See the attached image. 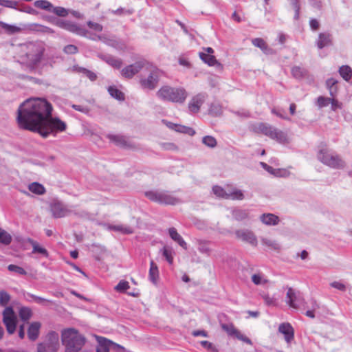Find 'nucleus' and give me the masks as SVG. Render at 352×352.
Listing matches in <instances>:
<instances>
[{
    "label": "nucleus",
    "instance_id": "obj_37",
    "mask_svg": "<svg viewBox=\"0 0 352 352\" xmlns=\"http://www.w3.org/2000/svg\"><path fill=\"white\" fill-rule=\"evenodd\" d=\"M12 236L6 230L0 228V243L9 245L12 241Z\"/></svg>",
    "mask_w": 352,
    "mask_h": 352
},
{
    "label": "nucleus",
    "instance_id": "obj_29",
    "mask_svg": "<svg viewBox=\"0 0 352 352\" xmlns=\"http://www.w3.org/2000/svg\"><path fill=\"white\" fill-rule=\"evenodd\" d=\"M72 71L76 73H81L84 74L91 81H94L97 78V76L94 72L84 67L75 65L72 67Z\"/></svg>",
    "mask_w": 352,
    "mask_h": 352
},
{
    "label": "nucleus",
    "instance_id": "obj_19",
    "mask_svg": "<svg viewBox=\"0 0 352 352\" xmlns=\"http://www.w3.org/2000/svg\"><path fill=\"white\" fill-rule=\"evenodd\" d=\"M317 46L319 49H322L332 45L331 35L328 32L320 33L318 39L316 41Z\"/></svg>",
    "mask_w": 352,
    "mask_h": 352
},
{
    "label": "nucleus",
    "instance_id": "obj_43",
    "mask_svg": "<svg viewBox=\"0 0 352 352\" xmlns=\"http://www.w3.org/2000/svg\"><path fill=\"white\" fill-rule=\"evenodd\" d=\"M261 240L263 245L267 246L272 250H278L280 249V246L276 241H273L266 238H261Z\"/></svg>",
    "mask_w": 352,
    "mask_h": 352
},
{
    "label": "nucleus",
    "instance_id": "obj_23",
    "mask_svg": "<svg viewBox=\"0 0 352 352\" xmlns=\"http://www.w3.org/2000/svg\"><path fill=\"white\" fill-rule=\"evenodd\" d=\"M40 328L41 324L38 322H34L30 324L28 329V336L30 340L34 341L38 338Z\"/></svg>",
    "mask_w": 352,
    "mask_h": 352
},
{
    "label": "nucleus",
    "instance_id": "obj_32",
    "mask_svg": "<svg viewBox=\"0 0 352 352\" xmlns=\"http://www.w3.org/2000/svg\"><path fill=\"white\" fill-rule=\"evenodd\" d=\"M28 189L30 192L38 195H43L45 192V187L38 182H33L29 184Z\"/></svg>",
    "mask_w": 352,
    "mask_h": 352
},
{
    "label": "nucleus",
    "instance_id": "obj_42",
    "mask_svg": "<svg viewBox=\"0 0 352 352\" xmlns=\"http://www.w3.org/2000/svg\"><path fill=\"white\" fill-rule=\"evenodd\" d=\"M32 316V311L30 308L23 307H21L19 310V317L23 320H28Z\"/></svg>",
    "mask_w": 352,
    "mask_h": 352
},
{
    "label": "nucleus",
    "instance_id": "obj_59",
    "mask_svg": "<svg viewBox=\"0 0 352 352\" xmlns=\"http://www.w3.org/2000/svg\"><path fill=\"white\" fill-rule=\"evenodd\" d=\"M272 113L283 120H289V118L285 115V111L283 109L273 108Z\"/></svg>",
    "mask_w": 352,
    "mask_h": 352
},
{
    "label": "nucleus",
    "instance_id": "obj_27",
    "mask_svg": "<svg viewBox=\"0 0 352 352\" xmlns=\"http://www.w3.org/2000/svg\"><path fill=\"white\" fill-rule=\"evenodd\" d=\"M148 278L154 285L157 283L159 278V270L157 265L154 263L153 261H151L150 262Z\"/></svg>",
    "mask_w": 352,
    "mask_h": 352
},
{
    "label": "nucleus",
    "instance_id": "obj_7",
    "mask_svg": "<svg viewBox=\"0 0 352 352\" xmlns=\"http://www.w3.org/2000/svg\"><path fill=\"white\" fill-rule=\"evenodd\" d=\"M254 131L256 133H263L280 143H285L287 141V135L284 132L265 123H259L256 125Z\"/></svg>",
    "mask_w": 352,
    "mask_h": 352
},
{
    "label": "nucleus",
    "instance_id": "obj_30",
    "mask_svg": "<svg viewBox=\"0 0 352 352\" xmlns=\"http://www.w3.org/2000/svg\"><path fill=\"white\" fill-rule=\"evenodd\" d=\"M111 142H113L116 145L123 148H131V144L128 140L123 136L112 135L111 137Z\"/></svg>",
    "mask_w": 352,
    "mask_h": 352
},
{
    "label": "nucleus",
    "instance_id": "obj_54",
    "mask_svg": "<svg viewBox=\"0 0 352 352\" xmlns=\"http://www.w3.org/2000/svg\"><path fill=\"white\" fill-rule=\"evenodd\" d=\"M262 298L267 305L274 306L276 305V298L273 296H270L267 294H262Z\"/></svg>",
    "mask_w": 352,
    "mask_h": 352
},
{
    "label": "nucleus",
    "instance_id": "obj_47",
    "mask_svg": "<svg viewBox=\"0 0 352 352\" xmlns=\"http://www.w3.org/2000/svg\"><path fill=\"white\" fill-rule=\"evenodd\" d=\"M8 270L11 272H14L19 275H26L27 272L21 267L10 264L8 266Z\"/></svg>",
    "mask_w": 352,
    "mask_h": 352
},
{
    "label": "nucleus",
    "instance_id": "obj_51",
    "mask_svg": "<svg viewBox=\"0 0 352 352\" xmlns=\"http://www.w3.org/2000/svg\"><path fill=\"white\" fill-rule=\"evenodd\" d=\"M58 16L65 17L69 14V10L63 7H54L51 11Z\"/></svg>",
    "mask_w": 352,
    "mask_h": 352
},
{
    "label": "nucleus",
    "instance_id": "obj_14",
    "mask_svg": "<svg viewBox=\"0 0 352 352\" xmlns=\"http://www.w3.org/2000/svg\"><path fill=\"white\" fill-rule=\"evenodd\" d=\"M221 327L222 329L228 333V336L234 337L248 344H252L251 340L245 336L243 335L238 329L234 327L232 323H222L221 324Z\"/></svg>",
    "mask_w": 352,
    "mask_h": 352
},
{
    "label": "nucleus",
    "instance_id": "obj_2",
    "mask_svg": "<svg viewBox=\"0 0 352 352\" xmlns=\"http://www.w3.org/2000/svg\"><path fill=\"white\" fill-rule=\"evenodd\" d=\"M23 54L21 56V60L29 67H34L41 60L45 48L41 43L30 42L21 45Z\"/></svg>",
    "mask_w": 352,
    "mask_h": 352
},
{
    "label": "nucleus",
    "instance_id": "obj_34",
    "mask_svg": "<svg viewBox=\"0 0 352 352\" xmlns=\"http://www.w3.org/2000/svg\"><path fill=\"white\" fill-rule=\"evenodd\" d=\"M340 76L346 80L349 81L352 77V69L348 65H342L339 69Z\"/></svg>",
    "mask_w": 352,
    "mask_h": 352
},
{
    "label": "nucleus",
    "instance_id": "obj_49",
    "mask_svg": "<svg viewBox=\"0 0 352 352\" xmlns=\"http://www.w3.org/2000/svg\"><path fill=\"white\" fill-rule=\"evenodd\" d=\"M10 300V294L6 291H0V305L5 307Z\"/></svg>",
    "mask_w": 352,
    "mask_h": 352
},
{
    "label": "nucleus",
    "instance_id": "obj_5",
    "mask_svg": "<svg viewBox=\"0 0 352 352\" xmlns=\"http://www.w3.org/2000/svg\"><path fill=\"white\" fill-rule=\"evenodd\" d=\"M157 96L165 101L183 103L187 97V93L183 88H176L166 85L162 87L158 90Z\"/></svg>",
    "mask_w": 352,
    "mask_h": 352
},
{
    "label": "nucleus",
    "instance_id": "obj_48",
    "mask_svg": "<svg viewBox=\"0 0 352 352\" xmlns=\"http://www.w3.org/2000/svg\"><path fill=\"white\" fill-rule=\"evenodd\" d=\"M129 288V284L126 280H122L119 282V283L115 287V290L120 293L125 292Z\"/></svg>",
    "mask_w": 352,
    "mask_h": 352
},
{
    "label": "nucleus",
    "instance_id": "obj_17",
    "mask_svg": "<svg viewBox=\"0 0 352 352\" xmlns=\"http://www.w3.org/2000/svg\"><path fill=\"white\" fill-rule=\"evenodd\" d=\"M43 343L50 346V351H57L59 347L58 334L55 331L50 332L46 337V340Z\"/></svg>",
    "mask_w": 352,
    "mask_h": 352
},
{
    "label": "nucleus",
    "instance_id": "obj_58",
    "mask_svg": "<svg viewBox=\"0 0 352 352\" xmlns=\"http://www.w3.org/2000/svg\"><path fill=\"white\" fill-rule=\"evenodd\" d=\"M330 103V98L319 96L318 98L317 104L319 107H327Z\"/></svg>",
    "mask_w": 352,
    "mask_h": 352
},
{
    "label": "nucleus",
    "instance_id": "obj_28",
    "mask_svg": "<svg viewBox=\"0 0 352 352\" xmlns=\"http://www.w3.org/2000/svg\"><path fill=\"white\" fill-rule=\"evenodd\" d=\"M252 43L254 46L259 47L265 54H270L273 52L272 49L267 46V43L263 38H254L252 39Z\"/></svg>",
    "mask_w": 352,
    "mask_h": 352
},
{
    "label": "nucleus",
    "instance_id": "obj_9",
    "mask_svg": "<svg viewBox=\"0 0 352 352\" xmlns=\"http://www.w3.org/2000/svg\"><path fill=\"white\" fill-rule=\"evenodd\" d=\"M149 63L144 58H140L133 64L129 65L123 68L121 75L126 78H131L143 68L148 69Z\"/></svg>",
    "mask_w": 352,
    "mask_h": 352
},
{
    "label": "nucleus",
    "instance_id": "obj_6",
    "mask_svg": "<svg viewBox=\"0 0 352 352\" xmlns=\"http://www.w3.org/2000/svg\"><path fill=\"white\" fill-rule=\"evenodd\" d=\"M144 195L151 201L160 204L176 205L179 203V199L168 191L150 190Z\"/></svg>",
    "mask_w": 352,
    "mask_h": 352
},
{
    "label": "nucleus",
    "instance_id": "obj_50",
    "mask_svg": "<svg viewBox=\"0 0 352 352\" xmlns=\"http://www.w3.org/2000/svg\"><path fill=\"white\" fill-rule=\"evenodd\" d=\"M162 254L165 257L166 260L169 264H172L173 262V257L172 254V250L169 248L164 247L162 250Z\"/></svg>",
    "mask_w": 352,
    "mask_h": 352
},
{
    "label": "nucleus",
    "instance_id": "obj_22",
    "mask_svg": "<svg viewBox=\"0 0 352 352\" xmlns=\"http://www.w3.org/2000/svg\"><path fill=\"white\" fill-rule=\"evenodd\" d=\"M28 242L32 247V254H38L45 258L49 256L47 250L45 248L41 246L37 241L32 239H28Z\"/></svg>",
    "mask_w": 352,
    "mask_h": 352
},
{
    "label": "nucleus",
    "instance_id": "obj_63",
    "mask_svg": "<svg viewBox=\"0 0 352 352\" xmlns=\"http://www.w3.org/2000/svg\"><path fill=\"white\" fill-rule=\"evenodd\" d=\"M331 287L336 288L340 291H345L346 290V286L338 281H333L330 283Z\"/></svg>",
    "mask_w": 352,
    "mask_h": 352
},
{
    "label": "nucleus",
    "instance_id": "obj_18",
    "mask_svg": "<svg viewBox=\"0 0 352 352\" xmlns=\"http://www.w3.org/2000/svg\"><path fill=\"white\" fill-rule=\"evenodd\" d=\"M199 58L209 66H214L220 70L223 69V65L216 59L214 56L206 54L205 52H199Z\"/></svg>",
    "mask_w": 352,
    "mask_h": 352
},
{
    "label": "nucleus",
    "instance_id": "obj_45",
    "mask_svg": "<svg viewBox=\"0 0 352 352\" xmlns=\"http://www.w3.org/2000/svg\"><path fill=\"white\" fill-rule=\"evenodd\" d=\"M202 143L210 148H214L217 146L216 139L210 135H206L203 138Z\"/></svg>",
    "mask_w": 352,
    "mask_h": 352
},
{
    "label": "nucleus",
    "instance_id": "obj_55",
    "mask_svg": "<svg viewBox=\"0 0 352 352\" xmlns=\"http://www.w3.org/2000/svg\"><path fill=\"white\" fill-rule=\"evenodd\" d=\"M78 51V47L74 45H67L63 48V52L67 54H75Z\"/></svg>",
    "mask_w": 352,
    "mask_h": 352
},
{
    "label": "nucleus",
    "instance_id": "obj_21",
    "mask_svg": "<svg viewBox=\"0 0 352 352\" xmlns=\"http://www.w3.org/2000/svg\"><path fill=\"white\" fill-rule=\"evenodd\" d=\"M261 221L267 226H276L279 222V217L272 213H264L260 217Z\"/></svg>",
    "mask_w": 352,
    "mask_h": 352
},
{
    "label": "nucleus",
    "instance_id": "obj_1",
    "mask_svg": "<svg viewBox=\"0 0 352 352\" xmlns=\"http://www.w3.org/2000/svg\"><path fill=\"white\" fill-rule=\"evenodd\" d=\"M52 111V106L45 99H28L18 109V124L20 128L36 132L44 138L65 131L66 123L58 118H53Z\"/></svg>",
    "mask_w": 352,
    "mask_h": 352
},
{
    "label": "nucleus",
    "instance_id": "obj_3",
    "mask_svg": "<svg viewBox=\"0 0 352 352\" xmlns=\"http://www.w3.org/2000/svg\"><path fill=\"white\" fill-rule=\"evenodd\" d=\"M317 159L324 165L333 169H342L346 165L345 162L338 154L324 145L318 147Z\"/></svg>",
    "mask_w": 352,
    "mask_h": 352
},
{
    "label": "nucleus",
    "instance_id": "obj_41",
    "mask_svg": "<svg viewBox=\"0 0 352 352\" xmlns=\"http://www.w3.org/2000/svg\"><path fill=\"white\" fill-rule=\"evenodd\" d=\"M111 97L120 102L125 100V94L116 87L113 86H111Z\"/></svg>",
    "mask_w": 352,
    "mask_h": 352
},
{
    "label": "nucleus",
    "instance_id": "obj_44",
    "mask_svg": "<svg viewBox=\"0 0 352 352\" xmlns=\"http://www.w3.org/2000/svg\"><path fill=\"white\" fill-rule=\"evenodd\" d=\"M0 25L7 33L10 34L18 32L21 30L19 28L16 26L9 25L4 22H0Z\"/></svg>",
    "mask_w": 352,
    "mask_h": 352
},
{
    "label": "nucleus",
    "instance_id": "obj_40",
    "mask_svg": "<svg viewBox=\"0 0 352 352\" xmlns=\"http://www.w3.org/2000/svg\"><path fill=\"white\" fill-rule=\"evenodd\" d=\"M244 195L241 190L234 189L228 192V199L243 200Z\"/></svg>",
    "mask_w": 352,
    "mask_h": 352
},
{
    "label": "nucleus",
    "instance_id": "obj_39",
    "mask_svg": "<svg viewBox=\"0 0 352 352\" xmlns=\"http://www.w3.org/2000/svg\"><path fill=\"white\" fill-rule=\"evenodd\" d=\"M307 71L305 69L298 66H294L292 69V76L297 79H300L305 76Z\"/></svg>",
    "mask_w": 352,
    "mask_h": 352
},
{
    "label": "nucleus",
    "instance_id": "obj_61",
    "mask_svg": "<svg viewBox=\"0 0 352 352\" xmlns=\"http://www.w3.org/2000/svg\"><path fill=\"white\" fill-rule=\"evenodd\" d=\"M276 177H287L289 175V172L285 169H275L274 173H272Z\"/></svg>",
    "mask_w": 352,
    "mask_h": 352
},
{
    "label": "nucleus",
    "instance_id": "obj_46",
    "mask_svg": "<svg viewBox=\"0 0 352 352\" xmlns=\"http://www.w3.org/2000/svg\"><path fill=\"white\" fill-rule=\"evenodd\" d=\"M252 281L256 285H263L268 282L261 274H254L252 276Z\"/></svg>",
    "mask_w": 352,
    "mask_h": 352
},
{
    "label": "nucleus",
    "instance_id": "obj_38",
    "mask_svg": "<svg viewBox=\"0 0 352 352\" xmlns=\"http://www.w3.org/2000/svg\"><path fill=\"white\" fill-rule=\"evenodd\" d=\"M213 193L219 198L228 199V192H226L222 187L219 186H214L212 187Z\"/></svg>",
    "mask_w": 352,
    "mask_h": 352
},
{
    "label": "nucleus",
    "instance_id": "obj_52",
    "mask_svg": "<svg viewBox=\"0 0 352 352\" xmlns=\"http://www.w3.org/2000/svg\"><path fill=\"white\" fill-rule=\"evenodd\" d=\"M111 47L116 48L118 50H124L126 45L124 42L119 39L111 38Z\"/></svg>",
    "mask_w": 352,
    "mask_h": 352
},
{
    "label": "nucleus",
    "instance_id": "obj_64",
    "mask_svg": "<svg viewBox=\"0 0 352 352\" xmlns=\"http://www.w3.org/2000/svg\"><path fill=\"white\" fill-rule=\"evenodd\" d=\"M37 352H56L50 351V346L44 343H40L38 344Z\"/></svg>",
    "mask_w": 352,
    "mask_h": 352
},
{
    "label": "nucleus",
    "instance_id": "obj_25",
    "mask_svg": "<svg viewBox=\"0 0 352 352\" xmlns=\"http://www.w3.org/2000/svg\"><path fill=\"white\" fill-rule=\"evenodd\" d=\"M300 297L298 295L294 290L289 287L287 292V302L289 305L294 308H297L296 302H300Z\"/></svg>",
    "mask_w": 352,
    "mask_h": 352
},
{
    "label": "nucleus",
    "instance_id": "obj_57",
    "mask_svg": "<svg viewBox=\"0 0 352 352\" xmlns=\"http://www.w3.org/2000/svg\"><path fill=\"white\" fill-rule=\"evenodd\" d=\"M28 295L30 297H31L38 304L45 305L47 302H52L51 300L45 299L43 298H41V297H39V296H35V295H33L31 294H28Z\"/></svg>",
    "mask_w": 352,
    "mask_h": 352
},
{
    "label": "nucleus",
    "instance_id": "obj_62",
    "mask_svg": "<svg viewBox=\"0 0 352 352\" xmlns=\"http://www.w3.org/2000/svg\"><path fill=\"white\" fill-rule=\"evenodd\" d=\"M111 351L115 352H125L126 349L124 346L111 341Z\"/></svg>",
    "mask_w": 352,
    "mask_h": 352
},
{
    "label": "nucleus",
    "instance_id": "obj_10",
    "mask_svg": "<svg viewBox=\"0 0 352 352\" xmlns=\"http://www.w3.org/2000/svg\"><path fill=\"white\" fill-rule=\"evenodd\" d=\"M3 322L4 323L7 332L13 334L16 327V316L12 307H7L3 311Z\"/></svg>",
    "mask_w": 352,
    "mask_h": 352
},
{
    "label": "nucleus",
    "instance_id": "obj_20",
    "mask_svg": "<svg viewBox=\"0 0 352 352\" xmlns=\"http://www.w3.org/2000/svg\"><path fill=\"white\" fill-rule=\"evenodd\" d=\"M167 126L177 132L188 134L190 136H193L195 134V131L189 126L177 124L172 122H168Z\"/></svg>",
    "mask_w": 352,
    "mask_h": 352
},
{
    "label": "nucleus",
    "instance_id": "obj_53",
    "mask_svg": "<svg viewBox=\"0 0 352 352\" xmlns=\"http://www.w3.org/2000/svg\"><path fill=\"white\" fill-rule=\"evenodd\" d=\"M209 112L214 116H217L221 114V106L218 104H212L209 109Z\"/></svg>",
    "mask_w": 352,
    "mask_h": 352
},
{
    "label": "nucleus",
    "instance_id": "obj_8",
    "mask_svg": "<svg viewBox=\"0 0 352 352\" xmlns=\"http://www.w3.org/2000/svg\"><path fill=\"white\" fill-rule=\"evenodd\" d=\"M146 69L148 70L149 74L147 78L142 77L140 80V83L142 88L152 90L154 89L158 84L160 71L150 65L148 69Z\"/></svg>",
    "mask_w": 352,
    "mask_h": 352
},
{
    "label": "nucleus",
    "instance_id": "obj_36",
    "mask_svg": "<svg viewBox=\"0 0 352 352\" xmlns=\"http://www.w3.org/2000/svg\"><path fill=\"white\" fill-rule=\"evenodd\" d=\"M34 6L40 9L51 12L53 5L47 0H38L34 2Z\"/></svg>",
    "mask_w": 352,
    "mask_h": 352
},
{
    "label": "nucleus",
    "instance_id": "obj_12",
    "mask_svg": "<svg viewBox=\"0 0 352 352\" xmlns=\"http://www.w3.org/2000/svg\"><path fill=\"white\" fill-rule=\"evenodd\" d=\"M50 210L54 218L65 217L70 215L73 212L72 206H68L58 201H54L51 204Z\"/></svg>",
    "mask_w": 352,
    "mask_h": 352
},
{
    "label": "nucleus",
    "instance_id": "obj_4",
    "mask_svg": "<svg viewBox=\"0 0 352 352\" xmlns=\"http://www.w3.org/2000/svg\"><path fill=\"white\" fill-rule=\"evenodd\" d=\"M85 342V338L75 329H67L62 332V342L65 346V352H78Z\"/></svg>",
    "mask_w": 352,
    "mask_h": 352
},
{
    "label": "nucleus",
    "instance_id": "obj_60",
    "mask_svg": "<svg viewBox=\"0 0 352 352\" xmlns=\"http://www.w3.org/2000/svg\"><path fill=\"white\" fill-rule=\"evenodd\" d=\"M200 343L201 346H204V348L210 350L212 352H218V349L213 345L212 343L207 340L201 341Z\"/></svg>",
    "mask_w": 352,
    "mask_h": 352
},
{
    "label": "nucleus",
    "instance_id": "obj_33",
    "mask_svg": "<svg viewBox=\"0 0 352 352\" xmlns=\"http://www.w3.org/2000/svg\"><path fill=\"white\" fill-rule=\"evenodd\" d=\"M232 213L234 219L238 221H243L248 217V212L246 210L236 208L232 210Z\"/></svg>",
    "mask_w": 352,
    "mask_h": 352
},
{
    "label": "nucleus",
    "instance_id": "obj_56",
    "mask_svg": "<svg viewBox=\"0 0 352 352\" xmlns=\"http://www.w3.org/2000/svg\"><path fill=\"white\" fill-rule=\"evenodd\" d=\"M292 6L295 10L294 19L298 20L300 16V4L298 0H292Z\"/></svg>",
    "mask_w": 352,
    "mask_h": 352
},
{
    "label": "nucleus",
    "instance_id": "obj_15",
    "mask_svg": "<svg viewBox=\"0 0 352 352\" xmlns=\"http://www.w3.org/2000/svg\"><path fill=\"white\" fill-rule=\"evenodd\" d=\"M207 96L206 94L200 93L194 96L188 104L189 111L192 113L199 112L201 106L204 102Z\"/></svg>",
    "mask_w": 352,
    "mask_h": 352
},
{
    "label": "nucleus",
    "instance_id": "obj_16",
    "mask_svg": "<svg viewBox=\"0 0 352 352\" xmlns=\"http://www.w3.org/2000/svg\"><path fill=\"white\" fill-rule=\"evenodd\" d=\"M278 331L283 333L287 343H290L294 338V330L292 326L288 323H282L279 325Z\"/></svg>",
    "mask_w": 352,
    "mask_h": 352
},
{
    "label": "nucleus",
    "instance_id": "obj_31",
    "mask_svg": "<svg viewBox=\"0 0 352 352\" xmlns=\"http://www.w3.org/2000/svg\"><path fill=\"white\" fill-rule=\"evenodd\" d=\"M111 230L119 232L123 234H133L134 232L132 227L122 224L116 226L111 225Z\"/></svg>",
    "mask_w": 352,
    "mask_h": 352
},
{
    "label": "nucleus",
    "instance_id": "obj_35",
    "mask_svg": "<svg viewBox=\"0 0 352 352\" xmlns=\"http://www.w3.org/2000/svg\"><path fill=\"white\" fill-rule=\"evenodd\" d=\"M209 244L210 242L208 241L198 240L197 245L199 251L202 254L209 256L211 252Z\"/></svg>",
    "mask_w": 352,
    "mask_h": 352
},
{
    "label": "nucleus",
    "instance_id": "obj_11",
    "mask_svg": "<svg viewBox=\"0 0 352 352\" xmlns=\"http://www.w3.org/2000/svg\"><path fill=\"white\" fill-rule=\"evenodd\" d=\"M54 23L58 27L65 29L67 31L75 33L78 35L88 37V31L74 23L63 19H56Z\"/></svg>",
    "mask_w": 352,
    "mask_h": 352
},
{
    "label": "nucleus",
    "instance_id": "obj_24",
    "mask_svg": "<svg viewBox=\"0 0 352 352\" xmlns=\"http://www.w3.org/2000/svg\"><path fill=\"white\" fill-rule=\"evenodd\" d=\"M98 342L96 352H109L110 340L98 336H95Z\"/></svg>",
    "mask_w": 352,
    "mask_h": 352
},
{
    "label": "nucleus",
    "instance_id": "obj_13",
    "mask_svg": "<svg viewBox=\"0 0 352 352\" xmlns=\"http://www.w3.org/2000/svg\"><path fill=\"white\" fill-rule=\"evenodd\" d=\"M236 237L243 242L248 243L252 246L258 244L257 239L254 233L248 229H239L234 232Z\"/></svg>",
    "mask_w": 352,
    "mask_h": 352
},
{
    "label": "nucleus",
    "instance_id": "obj_26",
    "mask_svg": "<svg viewBox=\"0 0 352 352\" xmlns=\"http://www.w3.org/2000/svg\"><path fill=\"white\" fill-rule=\"evenodd\" d=\"M168 233L170 237L175 242H177L182 248L186 250L187 243L183 239L182 236L177 232L175 228H170L168 229Z\"/></svg>",
    "mask_w": 352,
    "mask_h": 352
}]
</instances>
